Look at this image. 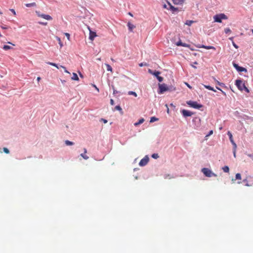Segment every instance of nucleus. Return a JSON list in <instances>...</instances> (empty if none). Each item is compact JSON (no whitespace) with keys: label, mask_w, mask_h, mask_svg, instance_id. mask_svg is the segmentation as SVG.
<instances>
[{"label":"nucleus","mask_w":253,"mask_h":253,"mask_svg":"<svg viewBox=\"0 0 253 253\" xmlns=\"http://www.w3.org/2000/svg\"><path fill=\"white\" fill-rule=\"evenodd\" d=\"M144 119L143 118L140 119L138 122L134 123V125L135 126H138V125L142 124L144 122Z\"/></svg>","instance_id":"obj_17"},{"label":"nucleus","mask_w":253,"mask_h":253,"mask_svg":"<svg viewBox=\"0 0 253 253\" xmlns=\"http://www.w3.org/2000/svg\"><path fill=\"white\" fill-rule=\"evenodd\" d=\"M163 7H164V8H167V9H169V8L167 7V5L166 4H164V5H163Z\"/></svg>","instance_id":"obj_52"},{"label":"nucleus","mask_w":253,"mask_h":253,"mask_svg":"<svg viewBox=\"0 0 253 253\" xmlns=\"http://www.w3.org/2000/svg\"><path fill=\"white\" fill-rule=\"evenodd\" d=\"M149 158L147 156H145L142 159L140 160L139 163V165L141 167L146 165L149 162Z\"/></svg>","instance_id":"obj_6"},{"label":"nucleus","mask_w":253,"mask_h":253,"mask_svg":"<svg viewBox=\"0 0 253 253\" xmlns=\"http://www.w3.org/2000/svg\"><path fill=\"white\" fill-rule=\"evenodd\" d=\"M84 154H86L87 153V150L86 148H84Z\"/></svg>","instance_id":"obj_56"},{"label":"nucleus","mask_w":253,"mask_h":253,"mask_svg":"<svg viewBox=\"0 0 253 253\" xmlns=\"http://www.w3.org/2000/svg\"><path fill=\"white\" fill-rule=\"evenodd\" d=\"M93 87L96 89V90L99 92V88L94 84L93 85Z\"/></svg>","instance_id":"obj_48"},{"label":"nucleus","mask_w":253,"mask_h":253,"mask_svg":"<svg viewBox=\"0 0 253 253\" xmlns=\"http://www.w3.org/2000/svg\"><path fill=\"white\" fill-rule=\"evenodd\" d=\"M105 65L106 66V68H107L106 69H107V71H111V72L112 71V68L110 65H109L108 64H105Z\"/></svg>","instance_id":"obj_27"},{"label":"nucleus","mask_w":253,"mask_h":253,"mask_svg":"<svg viewBox=\"0 0 253 253\" xmlns=\"http://www.w3.org/2000/svg\"><path fill=\"white\" fill-rule=\"evenodd\" d=\"M26 6V7H31V6H36V3L35 2H32V3H27L25 4Z\"/></svg>","instance_id":"obj_22"},{"label":"nucleus","mask_w":253,"mask_h":253,"mask_svg":"<svg viewBox=\"0 0 253 253\" xmlns=\"http://www.w3.org/2000/svg\"><path fill=\"white\" fill-rule=\"evenodd\" d=\"M186 84L187 86L189 88H191L190 85L186 83Z\"/></svg>","instance_id":"obj_58"},{"label":"nucleus","mask_w":253,"mask_h":253,"mask_svg":"<svg viewBox=\"0 0 253 253\" xmlns=\"http://www.w3.org/2000/svg\"><path fill=\"white\" fill-rule=\"evenodd\" d=\"M60 67H61V68H63V69H64V71H65V73H68V74H70V72H69L68 71H67V70H66V67H65L64 66H62V65H61V66H60Z\"/></svg>","instance_id":"obj_38"},{"label":"nucleus","mask_w":253,"mask_h":253,"mask_svg":"<svg viewBox=\"0 0 253 253\" xmlns=\"http://www.w3.org/2000/svg\"><path fill=\"white\" fill-rule=\"evenodd\" d=\"M172 0L175 4H182L184 2V0Z\"/></svg>","instance_id":"obj_16"},{"label":"nucleus","mask_w":253,"mask_h":253,"mask_svg":"<svg viewBox=\"0 0 253 253\" xmlns=\"http://www.w3.org/2000/svg\"><path fill=\"white\" fill-rule=\"evenodd\" d=\"M127 26H128V29L130 31H132V30L135 27V26L134 25H133L132 24H131V23L130 22H128L127 23Z\"/></svg>","instance_id":"obj_15"},{"label":"nucleus","mask_w":253,"mask_h":253,"mask_svg":"<svg viewBox=\"0 0 253 253\" xmlns=\"http://www.w3.org/2000/svg\"><path fill=\"white\" fill-rule=\"evenodd\" d=\"M222 93L224 95V96H226V94L225 93V92L223 91L222 90H221Z\"/></svg>","instance_id":"obj_54"},{"label":"nucleus","mask_w":253,"mask_h":253,"mask_svg":"<svg viewBox=\"0 0 253 253\" xmlns=\"http://www.w3.org/2000/svg\"><path fill=\"white\" fill-rule=\"evenodd\" d=\"M238 88L241 91L245 90L246 92H250L249 89L246 86L244 83L240 80H237L235 83Z\"/></svg>","instance_id":"obj_1"},{"label":"nucleus","mask_w":253,"mask_h":253,"mask_svg":"<svg viewBox=\"0 0 253 253\" xmlns=\"http://www.w3.org/2000/svg\"><path fill=\"white\" fill-rule=\"evenodd\" d=\"M216 88L218 90H220V91L221 90V89L219 87H217V86H216Z\"/></svg>","instance_id":"obj_59"},{"label":"nucleus","mask_w":253,"mask_h":253,"mask_svg":"<svg viewBox=\"0 0 253 253\" xmlns=\"http://www.w3.org/2000/svg\"><path fill=\"white\" fill-rule=\"evenodd\" d=\"M202 171L204 174V175L207 177H211L212 176H217V175L216 174L212 172V171L211 169H209L208 168L202 169Z\"/></svg>","instance_id":"obj_2"},{"label":"nucleus","mask_w":253,"mask_h":253,"mask_svg":"<svg viewBox=\"0 0 253 253\" xmlns=\"http://www.w3.org/2000/svg\"><path fill=\"white\" fill-rule=\"evenodd\" d=\"M113 90H114V93L115 94V93H116V90H115L114 89V86H113Z\"/></svg>","instance_id":"obj_60"},{"label":"nucleus","mask_w":253,"mask_h":253,"mask_svg":"<svg viewBox=\"0 0 253 253\" xmlns=\"http://www.w3.org/2000/svg\"><path fill=\"white\" fill-rule=\"evenodd\" d=\"M128 14H129V15H130L131 16H133L132 14L130 12H129V13H128Z\"/></svg>","instance_id":"obj_62"},{"label":"nucleus","mask_w":253,"mask_h":253,"mask_svg":"<svg viewBox=\"0 0 253 253\" xmlns=\"http://www.w3.org/2000/svg\"><path fill=\"white\" fill-rule=\"evenodd\" d=\"M216 83L218 85H220V86H221L222 87H225V88L226 87L225 84L223 83H220V82H218V81H216Z\"/></svg>","instance_id":"obj_25"},{"label":"nucleus","mask_w":253,"mask_h":253,"mask_svg":"<svg viewBox=\"0 0 253 253\" xmlns=\"http://www.w3.org/2000/svg\"><path fill=\"white\" fill-rule=\"evenodd\" d=\"M128 95H132L134 96L135 97H137V96L136 93L135 92L132 91H128Z\"/></svg>","instance_id":"obj_29"},{"label":"nucleus","mask_w":253,"mask_h":253,"mask_svg":"<svg viewBox=\"0 0 253 253\" xmlns=\"http://www.w3.org/2000/svg\"><path fill=\"white\" fill-rule=\"evenodd\" d=\"M194 22L195 21L193 20H187L185 24L188 26H191Z\"/></svg>","instance_id":"obj_20"},{"label":"nucleus","mask_w":253,"mask_h":253,"mask_svg":"<svg viewBox=\"0 0 253 253\" xmlns=\"http://www.w3.org/2000/svg\"><path fill=\"white\" fill-rule=\"evenodd\" d=\"M47 64L50 65L51 66H54V67H56L57 69H59V67L58 66L57 64H56L54 63L48 62H47Z\"/></svg>","instance_id":"obj_28"},{"label":"nucleus","mask_w":253,"mask_h":253,"mask_svg":"<svg viewBox=\"0 0 253 253\" xmlns=\"http://www.w3.org/2000/svg\"><path fill=\"white\" fill-rule=\"evenodd\" d=\"M198 48H204L207 49H213L215 50V48L213 46H207L204 45H198L197 46Z\"/></svg>","instance_id":"obj_12"},{"label":"nucleus","mask_w":253,"mask_h":253,"mask_svg":"<svg viewBox=\"0 0 253 253\" xmlns=\"http://www.w3.org/2000/svg\"><path fill=\"white\" fill-rule=\"evenodd\" d=\"M64 35L66 36V37L68 39V40L69 41H70V34L69 33H65Z\"/></svg>","instance_id":"obj_37"},{"label":"nucleus","mask_w":253,"mask_h":253,"mask_svg":"<svg viewBox=\"0 0 253 253\" xmlns=\"http://www.w3.org/2000/svg\"><path fill=\"white\" fill-rule=\"evenodd\" d=\"M39 23L42 25H46L47 24V22H39Z\"/></svg>","instance_id":"obj_40"},{"label":"nucleus","mask_w":253,"mask_h":253,"mask_svg":"<svg viewBox=\"0 0 253 253\" xmlns=\"http://www.w3.org/2000/svg\"><path fill=\"white\" fill-rule=\"evenodd\" d=\"M61 82L63 84V83H64L65 82V81H64H64H61Z\"/></svg>","instance_id":"obj_63"},{"label":"nucleus","mask_w":253,"mask_h":253,"mask_svg":"<svg viewBox=\"0 0 253 253\" xmlns=\"http://www.w3.org/2000/svg\"><path fill=\"white\" fill-rule=\"evenodd\" d=\"M168 3L169 5V9H170L171 10H172L173 12H174V11H176L178 10V8L174 7L173 6H172L170 4V2H168Z\"/></svg>","instance_id":"obj_14"},{"label":"nucleus","mask_w":253,"mask_h":253,"mask_svg":"<svg viewBox=\"0 0 253 253\" xmlns=\"http://www.w3.org/2000/svg\"><path fill=\"white\" fill-rule=\"evenodd\" d=\"M247 156L251 158L253 160V154H247Z\"/></svg>","instance_id":"obj_44"},{"label":"nucleus","mask_w":253,"mask_h":253,"mask_svg":"<svg viewBox=\"0 0 253 253\" xmlns=\"http://www.w3.org/2000/svg\"><path fill=\"white\" fill-rule=\"evenodd\" d=\"M213 133V131L212 130H210L209 134L208 135H206V136H209L211 135Z\"/></svg>","instance_id":"obj_45"},{"label":"nucleus","mask_w":253,"mask_h":253,"mask_svg":"<svg viewBox=\"0 0 253 253\" xmlns=\"http://www.w3.org/2000/svg\"><path fill=\"white\" fill-rule=\"evenodd\" d=\"M187 104L191 107L195 109H200L203 107V105L198 104L196 101H188L187 102Z\"/></svg>","instance_id":"obj_4"},{"label":"nucleus","mask_w":253,"mask_h":253,"mask_svg":"<svg viewBox=\"0 0 253 253\" xmlns=\"http://www.w3.org/2000/svg\"><path fill=\"white\" fill-rule=\"evenodd\" d=\"M110 104H111V105H114V100L112 99H111L110 100Z\"/></svg>","instance_id":"obj_46"},{"label":"nucleus","mask_w":253,"mask_h":253,"mask_svg":"<svg viewBox=\"0 0 253 253\" xmlns=\"http://www.w3.org/2000/svg\"><path fill=\"white\" fill-rule=\"evenodd\" d=\"M233 44L235 48H238V46H237V45L235 43H233Z\"/></svg>","instance_id":"obj_55"},{"label":"nucleus","mask_w":253,"mask_h":253,"mask_svg":"<svg viewBox=\"0 0 253 253\" xmlns=\"http://www.w3.org/2000/svg\"><path fill=\"white\" fill-rule=\"evenodd\" d=\"M159 88L160 89V91L159 92V93H163L166 91L172 89H170L165 84H159Z\"/></svg>","instance_id":"obj_5"},{"label":"nucleus","mask_w":253,"mask_h":253,"mask_svg":"<svg viewBox=\"0 0 253 253\" xmlns=\"http://www.w3.org/2000/svg\"><path fill=\"white\" fill-rule=\"evenodd\" d=\"M236 178L237 179H239V180H241V175L240 173H237L236 174Z\"/></svg>","instance_id":"obj_35"},{"label":"nucleus","mask_w":253,"mask_h":253,"mask_svg":"<svg viewBox=\"0 0 253 253\" xmlns=\"http://www.w3.org/2000/svg\"><path fill=\"white\" fill-rule=\"evenodd\" d=\"M152 157L154 159H157L159 157V156L158 155V154H157V153H154L152 155Z\"/></svg>","instance_id":"obj_33"},{"label":"nucleus","mask_w":253,"mask_h":253,"mask_svg":"<svg viewBox=\"0 0 253 253\" xmlns=\"http://www.w3.org/2000/svg\"><path fill=\"white\" fill-rule=\"evenodd\" d=\"M224 32L226 34H228V33H230L231 32V31L229 28H226L224 29Z\"/></svg>","instance_id":"obj_34"},{"label":"nucleus","mask_w":253,"mask_h":253,"mask_svg":"<svg viewBox=\"0 0 253 253\" xmlns=\"http://www.w3.org/2000/svg\"><path fill=\"white\" fill-rule=\"evenodd\" d=\"M101 121H103L104 123H107V120H106L105 119H101Z\"/></svg>","instance_id":"obj_49"},{"label":"nucleus","mask_w":253,"mask_h":253,"mask_svg":"<svg viewBox=\"0 0 253 253\" xmlns=\"http://www.w3.org/2000/svg\"><path fill=\"white\" fill-rule=\"evenodd\" d=\"M232 144L234 146V149H236V148H237V145H236V144L235 143L234 141H233L231 142Z\"/></svg>","instance_id":"obj_42"},{"label":"nucleus","mask_w":253,"mask_h":253,"mask_svg":"<svg viewBox=\"0 0 253 253\" xmlns=\"http://www.w3.org/2000/svg\"><path fill=\"white\" fill-rule=\"evenodd\" d=\"M56 39L57 40V41H58L59 42V43L60 44V46H63V44L61 42V39L60 38L58 37H56Z\"/></svg>","instance_id":"obj_36"},{"label":"nucleus","mask_w":253,"mask_h":253,"mask_svg":"<svg viewBox=\"0 0 253 253\" xmlns=\"http://www.w3.org/2000/svg\"><path fill=\"white\" fill-rule=\"evenodd\" d=\"M227 134L229 136V139H230V140L231 141V142L234 141L233 139V137H232V134L231 133V132L230 131H228L227 132Z\"/></svg>","instance_id":"obj_23"},{"label":"nucleus","mask_w":253,"mask_h":253,"mask_svg":"<svg viewBox=\"0 0 253 253\" xmlns=\"http://www.w3.org/2000/svg\"><path fill=\"white\" fill-rule=\"evenodd\" d=\"M160 74V72L159 71H155L154 72V73H153V75H154L157 79L158 80L159 82H162L163 81V78L159 76V75Z\"/></svg>","instance_id":"obj_11"},{"label":"nucleus","mask_w":253,"mask_h":253,"mask_svg":"<svg viewBox=\"0 0 253 253\" xmlns=\"http://www.w3.org/2000/svg\"><path fill=\"white\" fill-rule=\"evenodd\" d=\"M7 43H9V44H11V45H14V46L15 45V44H14L12 43V42H8Z\"/></svg>","instance_id":"obj_57"},{"label":"nucleus","mask_w":253,"mask_h":253,"mask_svg":"<svg viewBox=\"0 0 253 253\" xmlns=\"http://www.w3.org/2000/svg\"><path fill=\"white\" fill-rule=\"evenodd\" d=\"M158 120V119L155 117H152L150 119V123H153V122H154L155 121H157Z\"/></svg>","instance_id":"obj_32"},{"label":"nucleus","mask_w":253,"mask_h":253,"mask_svg":"<svg viewBox=\"0 0 253 253\" xmlns=\"http://www.w3.org/2000/svg\"><path fill=\"white\" fill-rule=\"evenodd\" d=\"M65 143L66 145H73L74 144V143L73 142L68 140H65Z\"/></svg>","instance_id":"obj_26"},{"label":"nucleus","mask_w":253,"mask_h":253,"mask_svg":"<svg viewBox=\"0 0 253 253\" xmlns=\"http://www.w3.org/2000/svg\"><path fill=\"white\" fill-rule=\"evenodd\" d=\"M88 29L89 30V39L90 40H91V41H93L95 37H96L97 36V35L96 34V33L95 32H93L91 30L90 28L89 27H88Z\"/></svg>","instance_id":"obj_9"},{"label":"nucleus","mask_w":253,"mask_h":253,"mask_svg":"<svg viewBox=\"0 0 253 253\" xmlns=\"http://www.w3.org/2000/svg\"><path fill=\"white\" fill-rule=\"evenodd\" d=\"M72 80H75V81H79V79L78 78V76L76 73H73V77H72Z\"/></svg>","instance_id":"obj_18"},{"label":"nucleus","mask_w":253,"mask_h":253,"mask_svg":"<svg viewBox=\"0 0 253 253\" xmlns=\"http://www.w3.org/2000/svg\"><path fill=\"white\" fill-rule=\"evenodd\" d=\"M2 48L5 50H7L10 49L12 48V47L11 46H10L9 45H3Z\"/></svg>","instance_id":"obj_30"},{"label":"nucleus","mask_w":253,"mask_h":253,"mask_svg":"<svg viewBox=\"0 0 253 253\" xmlns=\"http://www.w3.org/2000/svg\"><path fill=\"white\" fill-rule=\"evenodd\" d=\"M36 13L39 17H42V18L45 19L47 20H51L52 19V18L49 15L41 14L39 11H36Z\"/></svg>","instance_id":"obj_7"},{"label":"nucleus","mask_w":253,"mask_h":253,"mask_svg":"<svg viewBox=\"0 0 253 253\" xmlns=\"http://www.w3.org/2000/svg\"><path fill=\"white\" fill-rule=\"evenodd\" d=\"M40 80H41V78H40V77H38V78H37V80H38V81H39Z\"/></svg>","instance_id":"obj_61"},{"label":"nucleus","mask_w":253,"mask_h":253,"mask_svg":"<svg viewBox=\"0 0 253 253\" xmlns=\"http://www.w3.org/2000/svg\"><path fill=\"white\" fill-rule=\"evenodd\" d=\"M227 17L223 13L216 14L213 16L214 21L215 22L221 23L222 19H227Z\"/></svg>","instance_id":"obj_3"},{"label":"nucleus","mask_w":253,"mask_h":253,"mask_svg":"<svg viewBox=\"0 0 253 253\" xmlns=\"http://www.w3.org/2000/svg\"><path fill=\"white\" fill-rule=\"evenodd\" d=\"M192 67H193V68H196V66H194V65H192Z\"/></svg>","instance_id":"obj_64"},{"label":"nucleus","mask_w":253,"mask_h":253,"mask_svg":"<svg viewBox=\"0 0 253 253\" xmlns=\"http://www.w3.org/2000/svg\"><path fill=\"white\" fill-rule=\"evenodd\" d=\"M3 150L4 152L6 154H8L9 153V151L7 148L4 147L3 148Z\"/></svg>","instance_id":"obj_39"},{"label":"nucleus","mask_w":253,"mask_h":253,"mask_svg":"<svg viewBox=\"0 0 253 253\" xmlns=\"http://www.w3.org/2000/svg\"><path fill=\"white\" fill-rule=\"evenodd\" d=\"M233 65L238 72H247V70L246 68L242 67H240L238 64L235 63H233Z\"/></svg>","instance_id":"obj_8"},{"label":"nucleus","mask_w":253,"mask_h":253,"mask_svg":"<svg viewBox=\"0 0 253 253\" xmlns=\"http://www.w3.org/2000/svg\"><path fill=\"white\" fill-rule=\"evenodd\" d=\"M115 109L116 110H119V111L122 110V108H121V107L120 106H116L115 107Z\"/></svg>","instance_id":"obj_41"},{"label":"nucleus","mask_w":253,"mask_h":253,"mask_svg":"<svg viewBox=\"0 0 253 253\" xmlns=\"http://www.w3.org/2000/svg\"><path fill=\"white\" fill-rule=\"evenodd\" d=\"M10 11H11L14 15H16V12L14 9H10Z\"/></svg>","instance_id":"obj_43"},{"label":"nucleus","mask_w":253,"mask_h":253,"mask_svg":"<svg viewBox=\"0 0 253 253\" xmlns=\"http://www.w3.org/2000/svg\"><path fill=\"white\" fill-rule=\"evenodd\" d=\"M164 178L165 179H171V178H173V176L171 175L170 174H165L164 175Z\"/></svg>","instance_id":"obj_24"},{"label":"nucleus","mask_w":253,"mask_h":253,"mask_svg":"<svg viewBox=\"0 0 253 253\" xmlns=\"http://www.w3.org/2000/svg\"><path fill=\"white\" fill-rule=\"evenodd\" d=\"M177 46H182L184 47H189L190 45L185 43H183L181 41L178 42L176 44Z\"/></svg>","instance_id":"obj_13"},{"label":"nucleus","mask_w":253,"mask_h":253,"mask_svg":"<svg viewBox=\"0 0 253 253\" xmlns=\"http://www.w3.org/2000/svg\"><path fill=\"white\" fill-rule=\"evenodd\" d=\"M1 28H2V29H6L7 28L5 26H0Z\"/></svg>","instance_id":"obj_51"},{"label":"nucleus","mask_w":253,"mask_h":253,"mask_svg":"<svg viewBox=\"0 0 253 253\" xmlns=\"http://www.w3.org/2000/svg\"><path fill=\"white\" fill-rule=\"evenodd\" d=\"M81 156L85 160H87L89 158V157L86 155H85L84 153L81 154Z\"/></svg>","instance_id":"obj_31"},{"label":"nucleus","mask_w":253,"mask_h":253,"mask_svg":"<svg viewBox=\"0 0 253 253\" xmlns=\"http://www.w3.org/2000/svg\"><path fill=\"white\" fill-rule=\"evenodd\" d=\"M222 169L225 172H229V168L228 166H224L222 168Z\"/></svg>","instance_id":"obj_21"},{"label":"nucleus","mask_w":253,"mask_h":253,"mask_svg":"<svg viewBox=\"0 0 253 253\" xmlns=\"http://www.w3.org/2000/svg\"><path fill=\"white\" fill-rule=\"evenodd\" d=\"M181 113L182 115L185 117L191 116L193 115V112L185 109L182 110Z\"/></svg>","instance_id":"obj_10"},{"label":"nucleus","mask_w":253,"mask_h":253,"mask_svg":"<svg viewBox=\"0 0 253 253\" xmlns=\"http://www.w3.org/2000/svg\"><path fill=\"white\" fill-rule=\"evenodd\" d=\"M139 65L140 67H142L143 66H146L147 64H146V63L143 64V63H141L140 64H139Z\"/></svg>","instance_id":"obj_47"},{"label":"nucleus","mask_w":253,"mask_h":253,"mask_svg":"<svg viewBox=\"0 0 253 253\" xmlns=\"http://www.w3.org/2000/svg\"><path fill=\"white\" fill-rule=\"evenodd\" d=\"M233 154H234V157L235 158L236 157V149H234Z\"/></svg>","instance_id":"obj_53"},{"label":"nucleus","mask_w":253,"mask_h":253,"mask_svg":"<svg viewBox=\"0 0 253 253\" xmlns=\"http://www.w3.org/2000/svg\"><path fill=\"white\" fill-rule=\"evenodd\" d=\"M204 87L208 89L209 90H212L214 92H216V90L212 87L210 85H204Z\"/></svg>","instance_id":"obj_19"},{"label":"nucleus","mask_w":253,"mask_h":253,"mask_svg":"<svg viewBox=\"0 0 253 253\" xmlns=\"http://www.w3.org/2000/svg\"><path fill=\"white\" fill-rule=\"evenodd\" d=\"M148 72L151 74L153 75V73H154V72H153L151 69L148 70Z\"/></svg>","instance_id":"obj_50"}]
</instances>
